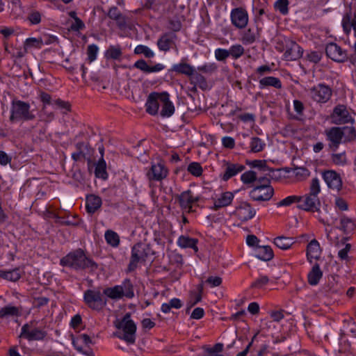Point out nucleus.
Returning a JSON list of instances; mask_svg holds the SVG:
<instances>
[{"mask_svg": "<svg viewBox=\"0 0 356 356\" xmlns=\"http://www.w3.org/2000/svg\"><path fill=\"white\" fill-rule=\"evenodd\" d=\"M331 120L333 124H342L353 121L349 112L344 105H338L331 114Z\"/></svg>", "mask_w": 356, "mask_h": 356, "instance_id": "f8f14e48", "label": "nucleus"}, {"mask_svg": "<svg viewBox=\"0 0 356 356\" xmlns=\"http://www.w3.org/2000/svg\"><path fill=\"white\" fill-rule=\"evenodd\" d=\"M33 321L24 324L22 327L19 337H23L29 341L43 340L47 335V332L38 327H33Z\"/></svg>", "mask_w": 356, "mask_h": 356, "instance_id": "0eeeda50", "label": "nucleus"}, {"mask_svg": "<svg viewBox=\"0 0 356 356\" xmlns=\"http://www.w3.org/2000/svg\"><path fill=\"white\" fill-rule=\"evenodd\" d=\"M245 166L238 163H227L225 171L222 177L224 181H227L238 172H242Z\"/></svg>", "mask_w": 356, "mask_h": 356, "instance_id": "cd10ccee", "label": "nucleus"}, {"mask_svg": "<svg viewBox=\"0 0 356 356\" xmlns=\"http://www.w3.org/2000/svg\"><path fill=\"white\" fill-rule=\"evenodd\" d=\"M198 240L196 238H191L189 236L181 235L179 237L177 244L182 248H190L194 250L195 252L198 251L197 243Z\"/></svg>", "mask_w": 356, "mask_h": 356, "instance_id": "c756f323", "label": "nucleus"}, {"mask_svg": "<svg viewBox=\"0 0 356 356\" xmlns=\"http://www.w3.org/2000/svg\"><path fill=\"white\" fill-rule=\"evenodd\" d=\"M234 198V195L231 192L223 193L220 197L215 202V207L216 208L224 207L229 205Z\"/></svg>", "mask_w": 356, "mask_h": 356, "instance_id": "c9c22d12", "label": "nucleus"}, {"mask_svg": "<svg viewBox=\"0 0 356 356\" xmlns=\"http://www.w3.org/2000/svg\"><path fill=\"white\" fill-rule=\"evenodd\" d=\"M273 251L268 245L258 246L256 257L263 261H270L273 258Z\"/></svg>", "mask_w": 356, "mask_h": 356, "instance_id": "7c9ffc66", "label": "nucleus"}, {"mask_svg": "<svg viewBox=\"0 0 356 356\" xmlns=\"http://www.w3.org/2000/svg\"><path fill=\"white\" fill-rule=\"evenodd\" d=\"M98 47L95 44H90L88 47L87 54L88 59L90 62H92L96 59Z\"/></svg>", "mask_w": 356, "mask_h": 356, "instance_id": "0e129e2a", "label": "nucleus"}, {"mask_svg": "<svg viewBox=\"0 0 356 356\" xmlns=\"http://www.w3.org/2000/svg\"><path fill=\"white\" fill-rule=\"evenodd\" d=\"M229 50L223 49H217L215 51V56L218 60H225L229 56Z\"/></svg>", "mask_w": 356, "mask_h": 356, "instance_id": "69168bd1", "label": "nucleus"}, {"mask_svg": "<svg viewBox=\"0 0 356 356\" xmlns=\"http://www.w3.org/2000/svg\"><path fill=\"white\" fill-rule=\"evenodd\" d=\"M182 307V302L179 298H172L168 303H163L161 305V311L163 313H168L171 308L179 309Z\"/></svg>", "mask_w": 356, "mask_h": 356, "instance_id": "a19ab883", "label": "nucleus"}, {"mask_svg": "<svg viewBox=\"0 0 356 356\" xmlns=\"http://www.w3.org/2000/svg\"><path fill=\"white\" fill-rule=\"evenodd\" d=\"M321 249L320 244L317 240H312L307 246V258L309 263H312V260H318L321 257Z\"/></svg>", "mask_w": 356, "mask_h": 356, "instance_id": "4be33fe9", "label": "nucleus"}, {"mask_svg": "<svg viewBox=\"0 0 356 356\" xmlns=\"http://www.w3.org/2000/svg\"><path fill=\"white\" fill-rule=\"evenodd\" d=\"M341 225L344 232L351 231L355 227V224L353 220L346 217H343L341 219Z\"/></svg>", "mask_w": 356, "mask_h": 356, "instance_id": "13d9d810", "label": "nucleus"}, {"mask_svg": "<svg viewBox=\"0 0 356 356\" xmlns=\"http://www.w3.org/2000/svg\"><path fill=\"white\" fill-rule=\"evenodd\" d=\"M168 170L161 163L152 165L150 170L147 175L149 180L161 181L166 177Z\"/></svg>", "mask_w": 356, "mask_h": 356, "instance_id": "412c9836", "label": "nucleus"}, {"mask_svg": "<svg viewBox=\"0 0 356 356\" xmlns=\"http://www.w3.org/2000/svg\"><path fill=\"white\" fill-rule=\"evenodd\" d=\"M323 276V272L318 264H315L307 275L308 283L310 285H316Z\"/></svg>", "mask_w": 356, "mask_h": 356, "instance_id": "c85d7f7f", "label": "nucleus"}, {"mask_svg": "<svg viewBox=\"0 0 356 356\" xmlns=\"http://www.w3.org/2000/svg\"><path fill=\"white\" fill-rule=\"evenodd\" d=\"M303 54L302 48L296 42L291 41L286 46L284 57L288 60H295L302 57Z\"/></svg>", "mask_w": 356, "mask_h": 356, "instance_id": "aec40b11", "label": "nucleus"}, {"mask_svg": "<svg viewBox=\"0 0 356 356\" xmlns=\"http://www.w3.org/2000/svg\"><path fill=\"white\" fill-rule=\"evenodd\" d=\"M177 38V35L174 32L166 33L158 40L157 46L161 51H167L170 48L176 47Z\"/></svg>", "mask_w": 356, "mask_h": 356, "instance_id": "2eb2a0df", "label": "nucleus"}, {"mask_svg": "<svg viewBox=\"0 0 356 356\" xmlns=\"http://www.w3.org/2000/svg\"><path fill=\"white\" fill-rule=\"evenodd\" d=\"M265 143L258 137H254L252 138L250 143V148L252 152H259L264 149Z\"/></svg>", "mask_w": 356, "mask_h": 356, "instance_id": "49530a36", "label": "nucleus"}, {"mask_svg": "<svg viewBox=\"0 0 356 356\" xmlns=\"http://www.w3.org/2000/svg\"><path fill=\"white\" fill-rule=\"evenodd\" d=\"M268 282V277L266 275H262L258 279H257L254 282H252L250 287L252 289H260L263 286L267 284Z\"/></svg>", "mask_w": 356, "mask_h": 356, "instance_id": "6e6d98bb", "label": "nucleus"}, {"mask_svg": "<svg viewBox=\"0 0 356 356\" xmlns=\"http://www.w3.org/2000/svg\"><path fill=\"white\" fill-rule=\"evenodd\" d=\"M295 242L293 238L284 236H277L274 239L275 245L282 250L289 249Z\"/></svg>", "mask_w": 356, "mask_h": 356, "instance_id": "2f4dec72", "label": "nucleus"}, {"mask_svg": "<svg viewBox=\"0 0 356 356\" xmlns=\"http://www.w3.org/2000/svg\"><path fill=\"white\" fill-rule=\"evenodd\" d=\"M256 33L252 31L250 29H248L243 36V40L245 43L252 44L256 40Z\"/></svg>", "mask_w": 356, "mask_h": 356, "instance_id": "680f3d73", "label": "nucleus"}, {"mask_svg": "<svg viewBox=\"0 0 356 356\" xmlns=\"http://www.w3.org/2000/svg\"><path fill=\"white\" fill-rule=\"evenodd\" d=\"M135 54H143L146 58H151L154 56V53L147 46L139 44L135 47Z\"/></svg>", "mask_w": 356, "mask_h": 356, "instance_id": "a18cd8bd", "label": "nucleus"}, {"mask_svg": "<svg viewBox=\"0 0 356 356\" xmlns=\"http://www.w3.org/2000/svg\"><path fill=\"white\" fill-rule=\"evenodd\" d=\"M108 16L113 20H115L118 26L120 29L127 27V17L124 16L115 6L111 8L108 13Z\"/></svg>", "mask_w": 356, "mask_h": 356, "instance_id": "a878e982", "label": "nucleus"}, {"mask_svg": "<svg viewBox=\"0 0 356 356\" xmlns=\"http://www.w3.org/2000/svg\"><path fill=\"white\" fill-rule=\"evenodd\" d=\"M241 181L245 184H252L257 179V173L254 171L249 170L241 175Z\"/></svg>", "mask_w": 356, "mask_h": 356, "instance_id": "8fccbe9b", "label": "nucleus"}, {"mask_svg": "<svg viewBox=\"0 0 356 356\" xmlns=\"http://www.w3.org/2000/svg\"><path fill=\"white\" fill-rule=\"evenodd\" d=\"M105 239L110 245L117 247L120 244L118 234L113 230L108 229L105 232Z\"/></svg>", "mask_w": 356, "mask_h": 356, "instance_id": "58836bf2", "label": "nucleus"}, {"mask_svg": "<svg viewBox=\"0 0 356 356\" xmlns=\"http://www.w3.org/2000/svg\"><path fill=\"white\" fill-rule=\"evenodd\" d=\"M229 55L237 58L242 56L244 53V49L241 44L233 45L229 50Z\"/></svg>", "mask_w": 356, "mask_h": 356, "instance_id": "052dcab7", "label": "nucleus"}, {"mask_svg": "<svg viewBox=\"0 0 356 356\" xmlns=\"http://www.w3.org/2000/svg\"><path fill=\"white\" fill-rule=\"evenodd\" d=\"M149 248L142 243H138L132 248L131 257L128 266L129 271H134L140 261H145L148 256Z\"/></svg>", "mask_w": 356, "mask_h": 356, "instance_id": "423d86ee", "label": "nucleus"}, {"mask_svg": "<svg viewBox=\"0 0 356 356\" xmlns=\"http://www.w3.org/2000/svg\"><path fill=\"white\" fill-rule=\"evenodd\" d=\"M35 118V115L31 110L29 103L14 99L10 106L9 120L12 123L31 121Z\"/></svg>", "mask_w": 356, "mask_h": 356, "instance_id": "7ed1b4c3", "label": "nucleus"}, {"mask_svg": "<svg viewBox=\"0 0 356 356\" xmlns=\"http://www.w3.org/2000/svg\"><path fill=\"white\" fill-rule=\"evenodd\" d=\"M102 206V199L95 195H89L86 197V208L89 213H94Z\"/></svg>", "mask_w": 356, "mask_h": 356, "instance_id": "bb28decb", "label": "nucleus"}, {"mask_svg": "<svg viewBox=\"0 0 356 356\" xmlns=\"http://www.w3.org/2000/svg\"><path fill=\"white\" fill-rule=\"evenodd\" d=\"M322 57V51H314L307 54V59L313 63H319Z\"/></svg>", "mask_w": 356, "mask_h": 356, "instance_id": "4d7b16f0", "label": "nucleus"}, {"mask_svg": "<svg viewBox=\"0 0 356 356\" xmlns=\"http://www.w3.org/2000/svg\"><path fill=\"white\" fill-rule=\"evenodd\" d=\"M103 294L111 299H120L123 297V291L120 285L105 289L103 291Z\"/></svg>", "mask_w": 356, "mask_h": 356, "instance_id": "473e14b6", "label": "nucleus"}, {"mask_svg": "<svg viewBox=\"0 0 356 356\" xmlns=\"http://www.w3.org/2000/svg\"><path fill=\"white\" fill-rule=\"evenodd\" d=\"M41 43L40 40L35 38H31L26 39L24 44V52L27 51L29 47H40Z\"/></svg>", "mask_w": 356, "mask_h": 356, "instance_id": "338daca9", "label": "nucleus"}, {"mask_svg": "<svg viewBox=\"0 0 356 356\" xmlns=\"http://www.w3.org/2000/svg\"><path fill=\"white\" fill-rule=\"evenodd\" d=\"M321 291L325 296L337 294L341 292L340 286L336 281L334 276L327 277V282L323 286Z\"/></svg>", "mask_w": 356, "mask_h": 356, "instance_id": "b1692460", "label": "nucleus"}, {"mask_svg": "<svg viewBox=\"0 0 356 356\" xmlns=\"http://www.w3.org/2000/svg\"><path fill=\"white\" fill-rule=\"evenodd\" d=\"M130 318L131 314L127 313L121 321L116 320L114 322L115 326L123 331V334L115 333L114 335L128 343L133 344L136 341V325Z\"/></svg>", "mask_w": 356, "mask_h": 356, "instance_id": "20e7f679", "label": "nucleus"}, {"mask_svg": "<svg viewBox=\"0 0 356 356\" xmlns=\"http://www.w3.org/2000/svg\"><path fill=\"white\" fill-rule=\"evenodd\" d=\"M120 286L122 287L123 296L128 298H132L134 296V286L129 280H125Z\"/></svg>", "mask_w": 356, "mask_h": 356, "instance_id": "79ce46f5", "label": "nucleus"}, {"mask_svg": "<svg viewBox=\"0 0 356 356\" xmlns=\"http://www.w3.org/2000/svg\"><path fill=\"white\" fill-rule=\"evenodd\" d=\"M341 128L344 131L343 136L346 137V140L351 141L356 139V130L353 127H343Z\"/></svg>", "mask_w": 356, "mask_h": 356, "instance_id": "5fc2aeb1", "label": "nucleus"}, {"mask_svg": "<svg viewBox=\"0 0 356 356\" xmlns=\"http://www.w3.org/2000/svg\"><path fill=\"white\" fill-rule=\"evenodd\" d=\"M134 67L146 74L157 72L163 70L165 67L164 65L161 63H157L154 66H149L147 64V63L143 59L137 60L134 63Z\"/></svg>", "mask_w": 356, "mask_h": 356, "instance_id": "393cba45", "label": "nucleus"}, {"mask_svg": "<svg viewBox=\"0 0 356 356\" xmlns=\"http://www.w3.org/2000/svg\"><path fill=\"white\" fill-rule=\"evenodd\" d=\"M76 152L72 154V158L74 161H79L82 159H87L88 163H90L92 149H91L88 143L79 142L76 144Z\"/></svg>", "mask_w": 356, "mask_h": 356, "instance_id": "4468645a", "label": "nucleus"}, {"mask_svg": "<svg viewBox=\"0 0 356 356\" xmlns=\"http://www.w3.org/2000/svg\"><path fill=\"white\" fill-rule=\"evenodd\" d=\"M261 88L266 86H273L275 88L280 89L282 88L280 80L274 76H266L259 81Z\"/></svg>", "mask_w": 356, "mask_h": 356, "instance_id": "f704fd0d", "label": "nucleus"}, {"mask_svg": "<svg viewBox=\"0 0 356 356\" xmlns=\"http://www.w3.org/2000/svg\"><path fill=\"white\" fill-rule=\"evenodd\" d=\"M180 207L187 209L188 212L192 211V204L199 200V197H194L190 190L182 192L177 196Z\"/></svg>", "mask_w": 356, "mask_h": 356, "instance_id": "a211bd4d", "label": "nucleus"}, {"mask_svg": "<svg viewBox=\"0 0 356 356\" xmlns=\"http://www.w3.org/2000/svg\"><path fill=\"white\" fill-rule=\"evenodd\" d=\"M161 103L162 104L161 115L162 117L171 116L175 112V106L170 101L169 95L168 92H161Z\"/></svg>", "mask_w": 356, "mask_h": 356, "instance_id": "5701e85b", "label": "nucleus"}, {"mask_svg": "<svg viewBox=\"0 0 356 356\" xmlns=\"http://www.w3.org/2000/svg\"><path fill=\"white\" fill-rule=\"evenodd\" d=\"M321 192L319 181L317 178L312 180L309 187V193L305 196H300L301 200L298 204V208L306 211H319L321 202L318 197V193Z\"/></svg>", "mask_w": 356, "mask_h": 356, "instance_id": "f03ea898", "label": "nucleus"}, {"mask_svg": "<svg viewBox=\"0 0 356 356\" xmlns=\"http://www.w3.org/2000/svg\"><path fill=\"white\" fill-rule=\"evenodd\" d=\"M301 198L300 196L291 195L288 196L277 203V207H286L292 204L293 203L298 202L300 204Z\"/></svg>", "mask_w": 356, "mask_h": 356, "instance_id": "3c124183", "label": "nucleus"}, {"mask_svg": "<svg viewBox=\"0 0 356 356\" xmlns=\"http://www.w3.org/2000/svg\"><path fill=\"white\" fill-rule=\"evenodd\" d=\"M172 70L188 76H191L193 74L194 72L193 67L188 63H179L175 65H173Z\"/></svg>", "mask_w": 356, "mask_h": 356, "instance_id": "4c0bfd02", "label": "nucleus"}, {"mask_svg": "<svg viewBox=\"0 0 356 356\" xmlns=\"http://www.w3.org/2000/svg\"><path fill=\"white\" fill-rule=\"evenodd\" d=\"M191 81L195 85H198L201 88H204L207 83L205 78L199 73H194L191 75Z\"/></svg>", "mask_w": 356, "mask_h": 356, "instance_id": "09e8293b", "label": "nucleus"}, {"mask_svg": "<svg viewBox=\"0 0 356 356\" xmlns=\"http://www.w3.org/2000/svg\"><path fill=\"white\" fill-rule=\"evenodd\" d=\"M85 28L83 22L79 18H76L74 22H72L69 30L72 31H79Z\"/></svg>", "mask_w": 356, "mask_h": 356, "instance_id": "e2e57ef3", "label": "nucleus"}, {"mask_svg": "<svg viewBox=\"0 0 356 356\" xmlns=\"http://www.w3.org/2000/svg\"><path fill=\"white\" fill-rule=\"evenodd\" d=\"M326 56L332 60L338 63H343L348 59L346 51L334 42H330L325 47Z\"/></svg>", "mask_w": 356, "mask_h": 356, "instance_id": "9d476101", "label": "nucleus"}, {"mask_svg": "<svg viewBox=\"0 0 356 356\" xmlns=\"http://www.w3.org/2000/svg\"><path fill=\"white\" fill-rule=\"evenodd\" d=\"M107 59L118 60L122 56V51L119 47L111 46L106 51Z\"/></svg>", "mask_w": 356, "mask_h": 356, "instance_id": "c03bdc74", "label": "nucleus"}, {"mask_svg": "<svg viewBox=\"0 0 356 356\" xmlns=\"http://www.w3.org/2000/svg\"><path fill=\"white\" fill-rule=\"evenodd\" d=\"M323 179L328 187L339 191L342 187L340 175L334 170H327L323 175Z\"/></svg>", "mask_w": 356, "mask_h": 356, "instance_id": "dca6fc26", "label": "nucleus"}, {"mask_svg": "<svg viewBox=\"0 0 356 356\" xmlns=\"http://www.w3.org/2000/svg\"><path fill=\"white\" fill-rule=\"evenodd\" d=\"M274 194V189L271 186H257L250 192V195L254 201H268Z\"/></svg>", "mask_w": 356, "mask_h": 356, "instance_id": "9b49d317", "label": "nucleus"}, {"mask_svg": "<svg viewBox=\"0 0 356 356\" xmlns=\"http://www.w3.org/2000/svg\"><path fill=\"white\" fill-rule=\"evenodd\" d=\"M331 159L336 165H345L347 163L346 152L332 154Z\"/></svg>", "mask_w": 356, "mask_h": 356, "instance_id": "de8ad7c7", "label": "nucleus"}, {"mask_svg": "<svg viewBox=\"0 0 356 356\" xmlns=\"http://www.w3.org/2000/svg\"><path fill=\"white\" fill-rule=\"evenodd\" d=\"M20 315L18 307L15 306H6L0 309V318L6 316H18Z\"/></svg>", "mask_w": 356, "mask_h": 356, "instance_id": "ea45409f", "label": "nucleus"}, {"mask_svg": "<svg viewBox=\"0 0 356 356\" xmlns=\"http://www.w3.org/2000/svg\"><path fill=\"white\" fill-rule=\"evenodd\" d=\"M54 104L56 105L59 108L64 109L67 112L71 111V104L69 102H65L60 99H57L54 102Z\"/></svg>", "mask_w": 356, "mask_h": 356, "instance_id": "774afa93", "label": "nucleus"}, {"mask_svg": "<svg viewBox=\"0 0 356 356\" xmlns=\"http://www.w3.org/2000/svg\"><path fill=\"white\" fill-rule=\"evenodd\" d=\"M332 95V90L324 84H318L310 89L312 99L318 103L327 102Z\"/></svg>", "mask_w": 356, "mask_h": 356, "instance_id": "1a4fd4ad", "label": "nucleus"}, {"mask_svg": "<svg viewBox=\"0 0 356 356\" xmlns=\"http://www.w3.org/2000/svg\"><path fill=\"white\" fill-rule=\"evenodd\" d=\"M0 277L11 282H16L21 277L17 268L11 270H0Z\"/></svg>", "mask_w": 356, "mask_h": 356, "instance_id": "e433bc0d", "label": "nucleus"}, {"mask_svg": "<svg viewBox=\"0 0 356 356\" xmlns=\"http://www.w3.org/2000/svg\"><path fill=\"white\" fill-rule=\"evenodd\" d=\"M252 167L257 168L260 170L263 171L266 175H268V172H273L274 170L270 168L266 163L265 160H254L250 163Z\"/></svg>", "mask_w": 356, "mask_h": 356, "instance_id": "37998d69", "label": "nucleus"}, {"mask_svg": "<svg viewBox=\"0 0 356 356\" xmlns=\"http://www.w3.org/2000/svg\"><path fill=\"white\" fill-rule=\"evenodd\" d=\"M255 213V210L253 209L250 204L246 202L241 203V204L236 207L235 211V215L241 221H247L252 218Z\"/></svg>", "mask_w": 356, "mask_h": 356, "instance_id": "f3484780", "label": "nucleus"}, {"mask_svg": "<svg viewBox=\"0 0 356 356\" xmlns=\"http://www.w3.org/2000/svg\"><path fill=\"white\" fill-rule=\"evenodd\" d=\"M83 299L88 307L99 311L106 305V299L99 290L88 289L84 292Z\"/></svg>", "mask_w": 356, "mask_h": 356, "instance_id": "39448f33", "label": "nucleus"}, {"mask_svg": "<svg viewBox=\"0 0 356 356\" xmlns=\"http://www.w3.org/2000/svg\"><path fill=\"white\" fill-rule=\"evenodd\" d=\"M187 170L191 174L196 177L201 175L202 173V168L200 164L196 162H193L190 163L188 166Z\"/></svg>", "mask_w": 356, "mask_h": 356, "instance_id": "864d4df0", "label": "nucleus"}, {"mask_svg": "<svg viewBox=\"0 0 356 356\" xmlns=\"http://www.w3.org/2000/svg\"><path fill=\"white\" fill-rule=\"evenodd\" d=\"M350 20H351V13L350 12V13H346L343 16V18L342 20V26H343V31L347 34H348L350 33L351 27H352Z\"/></svg>", "mask_w": 356, "mask_h": 356, "instance_id": "bf43d9fd", "label": "nucleus"}, {"mask_svg": "<svg viewBox=\"0 0 356 356\" xmlns=\"http://www.w3.org/2000/svg\"><path fill=\"white\" fill-rule=\"evenodd\" d=\"M289 0H277L275 3V8L282 15H286L289 13Z\"/></svg>", "mask_w": 356, "mask_h": 356, "instance_id": "603ef678", "label": "nucleus"}, {"mask_svg": "<svg viewBox=\"0 0 356 356\" xmlns=\"http://www.w3.org/2000/svg\"><path fill=\"white\" fill-rule=\"evenodd\" d=\"M231 19L236 27L243 29L248 22V13L241 7L234 8L231 13Z\"/></svg>", "mask_w": 356, "mask_h": 356, "instance_id": "ddd939ff", "label": "nucleus"}, {"mask_svg": "<svg viewBox=\"0 0 356 356\" xmlns=\"http://www.w3.org/2000/svg\"><path fill=\"white\" fill-rule=\"evenodd\" d=\"M344 134L343 129L339 127H333L325 131L326 138L329 141L330 150L335 152L338 149Z\"/></svg>", "mask_w": 356, "mask_h": 356, "instance_id": "6e6552de", "label": "nucleus"}, {"mask_svg": "<svg viewBox=\"0 0 356 356\" xmlns=\"http://www.w3.org/2000/svg\"><path fill=\"white\" fill-rule=\"evenodd\" d=\"M60 264L76 270L88 269L90 272L96 270L98 268L97 264L86 257L84 251L81 248L70 252L63 257L60 259Z\"/></svg>", "mask_w": 356, "mask_h": 356, "instance_id": "f257e3e1", "label": "nucleus"}, {"mask_svg": "<svg viewBox=\"0 0 356 356\" xmlns=\"http://www.w3.org/2000/svg\"><path fill=\"white\" fill-rule=\"evenodd\" d=\"M161 93L152 92L149 95L146 102V111L151 115H156L158 113L159 103H161Z\"/></svg>", "mask_w": 356, "mask_h": 356, "instance_id": "6ab92c4d", "label": "nucleus"}, {"mask_svg": "<svg viewBox=\"0 0 356 356\" xmlns=\"http://www.w3.org/2000/svg\"><path fill=\"white\" fill-rule=\"evenodd\" d=\"M106 164L104 158H100L95 166V175L98 178L106 179L108 173L106 172Z\"/></svg>", "mask_w": 356, "mask_h": 356, "instance_id": "72a5a7b5", "label": "nucleus"}]
</instances>
